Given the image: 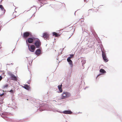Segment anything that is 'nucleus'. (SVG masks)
Instances as JSON below:
<instances>
[{"label": "nucleus", "instance_id": "3", "mask_svg": "<svg viewBox=\"0 0 122 122\" xmlns=\"http://www.w3.org/2000/svg\"><path fill=\"white\" fill-rule=\"evenodd\" d=\"M34 41H35L34 44L35 46L37 48L40 47L41 45L40 40L38 38H35Z\"/></svg>", "mask_w": 122, "mask_h": 122}, {"label": "nucleus", "instance_id": "16", "mask_svg": "<svg viewBox=\"0 0 122 122\" xmlns=\"http://www.w3.org/2000/svg\"><path fill=\"white\" fill-rule=\"evenodd\" d=\"M0 8L1 10L3 11H5V10L4 9V8L3 6L1 5H0Z\"/></svg>", "mask_w": 122, "mask_h": 122}, {"label": "nucleus", "instance_id": "25", "mask_svg": "<svg viewBox=\"0 0 122 122\" xmlns=\"http://www.w3.org/2000/svg\"><path fill=\"white\" fill-rule=\"evenodd\" d=\"M84 1H85V0H84Z\"/></svg>", "mask_w": 122, "mask_h": 122}, {"label": "nucleus", "instance_id": "2", "mask_svg": "<svg viewBox=\"0 0 122 122\" xmlns=\"http://www.w3.org/2000/svg\"><path fill=\"white\" fill-rule=\"evenodd\" d=\"M8 74L10 76L11 80H13L14 81H17V77L15 76L14 74L11 72L8 73Z\"/></svg>", "mask_w": 122, "mask_h": 122}, {"label": "nucleus", "instance_id": "1", "mask_svg": "<svg viewBox=\"0 0 122 122\" xmlns=\"http://www.w3.org/2000/svg\"><path fill=\"white\" fill-rule=\"evenodd\" d=\"M71 93L68 92H63L61 95V99H64L68 98L71 97Z\"/></svg>", "mask_w": 122, "mask_h": 122}, {"label": "nucleus", "instance_id": "8", "mask_svg": "<svg viewBox=\"0 0 122 122\" xmlns=\"http://www.w3.org/2000/svg\"><path fill=\"white\" fill-rule=\"evenodd\" d=\"M24 86H22V87L27 90H29L30 89V86L27 84L24 85Z\"/></svg>", "mask_w": 122, "mask_h": 122}, {"label": "nucleus", "instance_id": "11", "mask_svg": "<svg viewBox=\"0 0 122 122\" xmlns=\"http://www.w3.org/2000/svg\"><path fill=\"white\" fill-rule=\"evenodd\" d=\"M62 86V85H58V86L59 89V90L60 91V92H61L62 91V90L61 87Z\"/></svg>", "mask_w": 122, "mask_h": 122}, {"label": "nucleus", "instance_id": "22", "mask_svg": "<svg viewBox=\"0 0 122 122\" xmlns=\"http://www.w3.org/2000/svg\"><path fill=\"white\" fill-rule=\"evenodd\" d=\"M2 79V77L1 76H0V81Z\"/></svg>", "mask_w": 122, "mask_h": 122}, {"label": "nucleus", "instance_id": "14", "mask_svg": "<svg viewBox=\"0 0 122 122\" xmlns=\"http://www.w3.org/2000/svg\"><path fill=\"white\" fill-rule=\"evenodd\" d=\"M100 72L101 73H105L106 72V71L103 69H101L100 70Z\"/></svg>", "mask_w": 122, "mask_h": 122}, {"label": "nucleus", "instance_id": "15", "mask_svg": "<svg viewBox=\"0 0 122 122\" xmlns=\"http://www.w3.org/2000/svg\"><path fill=\"white\" fill-rule=\"evenodd\" d=\"M8 86V84H6L4 85L3 86V88H7Z\"/></svg>", "mask_w": 122, "mask_h": 122}, {"label": "nucleus", "instance_id": "10", "mask_svg": "<svg viewBox=\"0 0 122 122\" xmlns=\"http://www.w3.org/2000/svg\"><path fill=\"white\" fill-rule=\"evenodd\" d=\"M37 56L41 54V51L40 49H38L36 50L35 52Z\"/></svg>", "mask_w": 122, "mask_h": 122}, {"label": "nucleus", "instance_id": "12", "mask_svg": "<svg viewBox=\"0 0 122 122\" xmlns=\"http://www.w3.org/2000/svg\"><path fill=\"white\" fill-rule=\"evenodd\" d=\"M63 113L65 114H71L72 112L70 111H64Z\"/></svg>", "mask_w": 122, "mask_h": 122}, {"label": "nucleus", "instance_id": "24", "mask_svg": "<svg viewBox=\"0 0 122 122\" xmlns=\"http://www.w3.org/2000/svg\"><path fill=\"white\" fill-rule=\"evenodd\" d=\"M27 100H28V99H27Z\"/></svg>", "mask_w": 122, "mask_h": 122}, {"label": "nucleus", "instance_id": "13", "mask_svg": "<svg viewBox=\"0 0 122 122\" xmlns=\"http://www.w3.org/2000/svg\"><path fill=\"white\" fill-rule=\"evenodd\" d=\"M53 36H55L56 37H58L60 36V35L56 32H54L53 33Z\"/></svg>", "mask_w": 122, "mask_h": 122}, {"label": "nucleus", "instance_id": "9", "mask_svg": "<svg viewBox=\"0 0 122 122\" xmlns=\"http://www.w3.org/2000/svg\"><path fill=\"white\" fill-rule=\"evenodd\" d=\"M30 33L26 32L24 33L23 34V37L24 38H26L28 37L30 35Z\"/></svg>", "mask_w": 122, "mask_h": 122}, {"label": "nucleus", "instance_id": "23", "mask_svg": "<svg viewBox=\"0 0 122 122\" xmlns=\"http://www.w3.org/2000/svg\"><path fill=\"white\" fill-rule=\"evenodd\" d=\"M4 94V93H2V94H0V96H2Z\"/></svg>", "mask_w": 122, "mask_h": 122}, {"label": "nucleus", "instance_id": "7", "mask_svg": "<svg viewBox=\"0 0 122 122\" xmlns=\"http://www.w3.org/2000/svg\"><path fill=\"white\" fill-rule=\"evenodd\" d=\"M102 57L103 60L106 61L107 62L108 60L106 56V55L105 53L102 52Z\"/></svg>", "mask_w": 122, "mask_h": 122}, {"label": "nucleus", "instance_id": "18", "mask_svg": "<svg viewBox=\"0 0 122 122\" xmlns=\"http://www.w3.org/2000/svg\"><path fill=\"white\" fill-rule=\"evenodd\" d=\"M70 56L69 57L71 59V58H72L74 57V55H73V54L70 55Z\"/></svg>", "mask_w": 122, "mask_h": 122}, {"label": "nucleus", "instance_id": "6", "mask_svg": "<svg viewBox=\"0 0 122 122\" xmlns=\"http://www.w3.org/2000/svg\"><path fill=\"white\" fill-rule=\"evenodd\" d=\"M35 38L33 37L32 38H28L26 40V42L27 41L29 43H32L34 41Z\"/></svg>", "mask_w": 122, "mask_h": 122}, {"label": "nucleus", "instance_id": "20", "mask_svg": "<svg viewBox=\"0 0 122 122\" xmlns=\"http://www.w3.org/2000/svg\"><path fill=\"white\" fill-rule=\"evenodd\" d=\"M70 58L69 57L67 59V61L68 62H69V61H70L71 60L70 59Z\"/></svg>", "mask_w": 122, "mask_h": 122}, {"label": "nucleus", "instance_id": "17", "mask_svg": "<svg viewBox=\"0 0 122 122\" xmlns=\"http://www.w3.org/2000/svg\"><path fill=\"white\" fill-rule=\"evenodd\" d=\"M69 64L71 65V67H72L73 66V62L72 61H69Z\"/></svg>", "mask_w": 122, "mask_h": 122}, {"label": "nucleus", "instance_id": "21", "mask_svg": "<svg viewBox=\"0 0 122 122\" xmlns=\"http://www.w3.org/2000/svg\"><path fill=\"white\" fill-rule=\"evenodd\" d=\"M10 92L11 93H14V91L13 90H11L10 91Z\"/></svg>", "mask_w": 122, "mask_h": 122}, {"label": "nucleus", "instance_id": "4", "mask_svg": "<svg viewBox=\"0 0 122 122\" xmlns=\"http://www.w3.org/2000/svg\"><path fill=\"white\" fill-rule=\"evenodd\" d=\"M28 48L29 51L31 52H34L35 49V46L32 44L29 45Z\"/></svg>", "mask_w": 122, "mask_h": 122}, {"label": "nucleus", "instance_id": "5", "mask_svg": "<svg viewBox=\"0 0 122 122\" xmlns=\"http://www.w3.org/2000/svg\"><path fill=\"white\" fill-rule=\"evenodd\" d=\"M49 35L47 32H45L43 34V37L45 39H49Z\"/></svg>", "mask_w": 122, "mask_h": 122}, {"label": "nucleus", "instance_id": "19", "mask_svg": "<svg viewBox=\"0 0 122 122\" xmlns=\"http://www.w3.org/2000/svg\"><path fill=\"white\" fill-rule=\"evenodd\" d=\"M38 0L41 3H43V2L44 1H45L46 0Z\"/></svg>", "mask_w": 122, "mask_h": 122}]
</instances>
